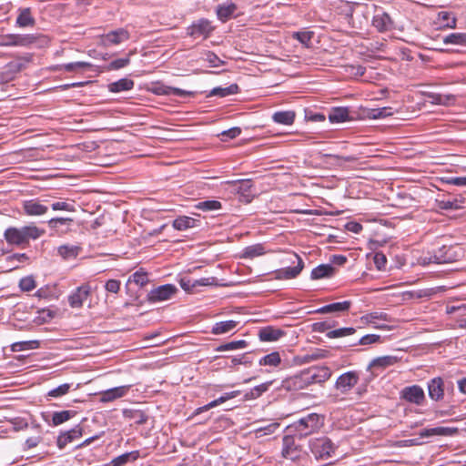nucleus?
<instances>
[{
    "label": "nucleus",
    "mask_w": 466,
    "mask_h": 466,
    "mask_svg": "<svg viewBox=\"0 0 466 466\" xmlns=\"http://www.w3.org/2000/svg\"><path fill=\"white\" fill-rule=\"evenodd\" d=\"M205 60L210 64L213 67H218L224 65V61H222L215 53L208 51L206 54Z\"/></svg>",
    "instance_id": "0e129e2a"
},
{
    "label": "nucleus",
    "mask_w": 466,
    "mask_h": 466,
    "mask_svg": "<svg viewBox=\"0 0 466 466\" xmlns=\"http://www.w3.org/2000/svg\"><path fill=\"white\" fill-rule=\"evenodd\" d=\"M373 260H374V264H375L377 269L382 270L385 268V266L387 263V258L383 253H381V252L375 253Z\"/></svg>",
    "instance_id": "338daca9"
},
{
    "label": "nucleus",
    "mask_w": 466,
    "mask_h": 466,
    "mask_svg": "<svg viewBox=\"0 0 466 466\" xmlns=\"http://www.w3.org/2000/svg\"><path fill=\"white\" fill-rule=\"evenodd\" d=\"M279 427V424L277 422L268 424L265 427L258 428L255 430V434L257 437H262L264 435H269L275 432V431Z\"/></svg>",
    "instance_id": "13d9d810"
},
{
    "label": "nucleus",
    "mask_w": 466,
    "mask_h": 466,
    "mask_svg": "<svg viewBox=\"0 0 466 466\" xmlns=\"http://www.w3.org/2000/svg\"><path fill=\"white\" fill-rule=\"evenodd\" d=\"M295 116L294 111H278L273 114L272 119L278 124L289 126L294 123Z\"/></svg>",
    "instance_id": "473e14b6"
},
{
    "label": "nucleus",
    "mask_w": 466,
    "mask_h": 466,
    "mask_svg": "<svg viewBox=\"0 0 466 466\" xmlns=\"http://www.w3.org/2000/svg\"><path fill=\"white\" fill-rule=\"evenodd\" d=\"M281 363V358L279 352L273 351L269 354L265 355L258 360L260 366H270L279 367Z\"/></svg>",
    "instance_id": "58836bf2"
},
{
    "label": "nucleus",
    "mask_w": 466,
    "mask_h": 466,
    "mask_svg": "<svg viewBox=\"0 0 466 466\" xmlns=\"http://www.w3.org/2000/svg\"><path fill=\"white\" fill-rule=\"evenodd\" d=\"M198 209L203 211H214L218 210L222 208L221 202L218 200H204L200 201L196 205Z\"/></svg>",
    "instance_id": "603ef678"
},
{
    "label": "nucleus",
    "mask_w": 466,
    "mask_h": 466,
    "mask_svg": "<svg viewBox=\"0 0 466 466\" xmlns=\"http://www.w3.org/2000/svg\"><path fill=\"white\" fill-rule=\"evenodd\" d=\"M378 320H383V321L390 322V321H391V318L385 312H377V311L370 312V313H368V314L360 317V321L363 324H366V325L373 324L374 328L379 329H384V330L390 329V326L385 325V324H379L377 322Z\"/></svg>",
    "instance_id": "a211bd4d"
},
{
    "label": "nucleus",
    "mask_w": 466,
    "mask_h": 466,
    "mask_svg": "<svg viewBox=\"0 0 466 466\" xmlns=\"http://www.w3.org/2000/svg\"><path fill=\"white\" fill-rule=\"evenodd\" d=\"M295 438L291 433L285 435L282 439V456L286 459L294 461L299 457L300 450L299 446L295 443Z\"/></svg>",
    "instance_id": "f3484780"
},
{
    "label": "nucleus",
    "mask_w": 466,
    "mask_h": 466,
    "mask_svg": "<svg viewBox=\"0 0 466 466\" xmlns=\"http://www.w3.org/2000/svg\"><path fill=\"white\" fill-rule=\"evenodd\" d=\"M372 25L378 32L384 33L393 28V20L388 13L382 12L373 16Z\"/></svg>",
    "instance_id": "aec40b11"
},
{
    "label": "nucleus",
    "mask_w": 466,
    "mask_h": 466,
    "mask_svg": "<svg viewBox=\"0 0 466 466\" xmlns=\"http://www.w3.org/2000/svg\"><path fill=\"white\" fill-rule=\"evenodd\" d=\"M129 63H130L129 56L124 57V58H118V59L113 60L109 64L108 67L111 70H117V69L127 66Z\"/></svg>",
    "instance_id": "69168bd1"
},
{
    "label": "nucleus",
    "mask_w": 466,
    "mask_h": 466,
    "mask_svg": "<svg viewBox=\"0 0 466 466\" xmlns=\"http://www.w3.org/2000/svg\"><path fill=\"white\" fill-rule=\"evenodd\" d=\"M76 414V410H66L62 411H56L52 416V425L58 426L70 419H72Z\"/></svg>",
    "instance_id": "e433bc0d"
},
{
    "label": "nucleus",
    "mask_w": 466,
    "mask_h": 466,
    "mask_svg": "<svg viewBox=\"0 0 466 466\" xmlns=\"http://www.w3.org/2000/svg\"><path fill=\"white\" fill-rule=\"evenodd\" d=\"M213 30L214 27L211 25L210 21L202 18L193 23L187 28V34L194 38H198L200 36L208 38Z\"/></svg>",
    "instance_id": "4468645a"
},
{
    "label": "nucleus",
    "mask_w": 466,
    "mask_h": 466,
    "mask_svg": "<svg viewBox=\"0 0 466 466\" xmlns=\"http://www.w3.org/2000/svg\"><path fill=\"white\" fill-rule=\"evenodd\" d=\"M463 256L464 249L461 245H444L434 252L430 260L437 264L452 263L461 259Z\"/></svg>",
    "instance_id": "7ed1b4c3"
},
{
    "label": "nucleus",
    "mask_w": 466,
    "mask_h": 466,
    "mask_svg": "<svg viewBox=\"0 0 466 466\" xmlns=\"http://www.w3.org/2000/svg\"><path fill=\"white\" fill-rule=\"evenodd\" d=\"M15 25L18 27H33L35 25V19L32 15L31 9L29 7L20 8L18 10V15L15 20Z\"/></svg>",
    "instance_id": "b1692460"
},
{
    "label": "nucleus",
    "mask_w": 466,
    "mask_h": 466,
    "mask_svg": "<svg viewBox=\"0 0 466 466\" xmlns=\"http://www.w3.org/2000/svg\"><path fill=\"white\" fill-rule=\"evenodd\" d=\"M356 332V329L354 328H340L334 330H329L327 332L326 336L329 339H336V338H341L352 335Z\"/></svg>",
    "instance_id": "864d4df0"
},
{
    "label": "nucleus",
    "mask_w": 466,
    "mask_h": 466,
    "mask_svg": "<svg viewBox=\"0 0 466 466\" xmlns=\"http://www.w3.org/2000/svg\"><path fill=\"white\" fill-rule=\"evenodd\" d=\"M123 416L127 420H134V422L137 425L145 424L148 419V416L145 413V411L135 409L124 410Z\"/></svg>",
    "instance_id": "c756f323"
},
{
    "label": "nucleus",
    "mask_w": 466,
    "mask_h": 466,
    "mask_svg": "<svg viewBox=\"0 0 466 466\" xmlns=\"http://www.w3.org/2000/svg\"><path fill=\"white\" fill-rule=\"evenodd\" d=\"M324 424V419L318 413H309L287 427V431L299 439L318 432Z\"/></svg>",
    "instance_id": "f03ea898"
},
{
    "label": "nucleus",
    "mask_w": 466,
    "mask_h": 466,
    "mask_svg": "<svg viewBox=\"0 0 466 466\" xmlns=\"http://www.w3.org/2000/svg\"><path fill=\"white\" fill-rule=\"evenodd\" d=\"M128 387L120 386L109 389L101 393L100 401L101 402H111L116 399L122 398L127 392Z\"/></svg>",
    "instance_id": "393cba45"
},
{
    "label": "nucleus",
    "mask_w": 466,
    "mask_h": 466,
    "mask_svg": "<svg viewBox=\"0 0 466 466\" xmlns=\"http://www.w3.org/2000/svg\"><path fill=\"white\" fill-rule=\"evenodd\" d=\"M40 347V342L38 340H25V341H18L15 342L11 345L12 351H22L27 350H35Z\"/></svg>",
    "instance_id": "a19ab883"
},
{
    "label": "nucleus",
    "mask_w": 466,
    "mask_h": 466,
    "mask_svg": "<svg viewBox=\"0 0 466 466\" xmlns=\"http://www.w3.org/2000/svg\"><path fill=\"white\" fill-rule=\"evenodd\" d=\"M199 220L187 216H179L173 220L172 226L175 229L182 231L198 227Z\"/></svg>",
    "instance_id": "a878e982"
},
{
    "label": "nucleus",
    "mask_w": 466,
    "mask_h": 466,
    "mask_svg": "<svg viewBox=\"0 0 466 466\" xmlns=\"http://www.w3.org/2000/svg\"><path fill=\"white\" fill-rule=\"evenodd\" d=\"M309 447L317 460H328L332 457L336 451L334 443L325 436L311 439Z\"/></svg>",
    "instance_id": "20e7f679"
},
{
    "label": "nucleus",
    "mask_w": 466,
    "mask_h": 466,
    "mask_svg": "<svg viewBox=\"0 0 466 466\" xmlns=\"http://www.w3.org/2000/svg\"><path fill=\"white\" fill-rule=\"evenodd\" d=\"M443 43L446 45H455L466 46L465 33H451L443 37Z\"/></svg>",
    "instance_id": "ea45409f"
},
{
    "label": "nucleus",
    "mask_w": 466,
    "mask_h": 466,
    "mask_svg": "<svg viewBox=\"0 0 466 466\" xmlns=\"http://www.w3.org/2000/svg\"><path fill=\"white\" fill-rule=\"evenodd\" d=\"M127 282L129 284L135 283L138 287L142 288L149 282L148 274L143 268H140L129 276Z\"/></svg>",
    "instance_id": "c9c22d12"
},
{
    "label": "nucleus",
    "mask_w": 466,
    "mask_h": 466,
    "mask_svg": "<svg viewBox=\"0 0 466 466\" xmlns=\"http://www.w3.org/2000/svg\"><path fill=\"white\" fill-rule=\"evenodd\" d=\"M49 38L44 35L36 34H14V46L31 47L33 46H44L47 45Z\"/></svg>",
    "instance_id": "39448f33"
},
{
    "label": "nucleus",
    "mask_w": 466,
    "mask_h": 466,
    "mask_svg": "<svg viewBox=\"0 0 466 466\" xmlns=\"http://www.w3.org/2000/svg\"><path fill=\"white\" fill-rule=\"evenodd\" d=\"M35 296L46 299H57L58 295L56 294V285H46L45 287H42L37 289V291L35 292Z\"/></svg>",
    "instance_id": "c03bdc74"
},
{
    "label": "nucleus",
    "mask_w": 466,
    "mask_h": 466,
    "mask_svg": "<svg viewBox=\"0 0 466 466\" xmlns=\"http://www.w3.org/2000/svg\"><path fill=\"white\" fill-rule=\"evenodd\" d=\"M265 253V247L262 244H255L246 247L242 251L241 258L252 259L254 258L262 256Z\"/></svg>",
    "instance_id": "72a5a7b5"
},
{
    "label": "nucleus",
    "mask_w": 466,
    "mask_h": 466,
    "mask_svg": "<svg viewBox=\"0 0 466 466\" xmlns=\"http://www.w3.org/2000/svg\"><path fill=\"white\" fill-rule=\"evenodd\" d=\"M140 454L138 451H132L121 454L112 461H110L106 466H124L129 461H135L139 458Z\"/></svg>",
    "instance_id": "cd10ccee"
},
{
    "label": "nucleus",
    "mask_w": 466,
    "mask_h": 466,
    "mask_svg": "<svg viewBox=\"0 0 466 466\" xmlns=\"http://www.w3.org/2000/svg\"><path fill=\"white\" fill-rule=\"evenodd\" d=\"M177 289L172 284H165L152 289L147 294V299L150 302L164 301L169 299L176 294Z\"/></svg>",
    "instance_id": "ddd939ff"
},
{
    "label": "nucleus",
    "mask_w": 466,
    "mask_h": 466,
    "mask_svg": "<svg viewBox=\"0 0 466 466\" xmlns=\"http://www.w3.org/2000/svg\"><path fill=\"white\" fill-rule=\"evenodd\" d=\"M130 38V34L125 28H118L110 31L100 36V43L103 46L108 47L110 46L119 45Z\"/></svg>",
    "instance_id": "9b49d317"
},
{
    "label": "nucleus",
    "mask_w": 466,
    "mask_h": 466,
    "mask_svg": "<svg viewBox=\"0 0 466 466\" xmlns=\"http://www.w3.org/2000/svg\"><path fill=\"white\" fill-rule=\"evenodd\" d=\"M71 388V384L69 383H64L62 385H59L58 387L51 390L47 395L49 397H53V398H58V397H61V396H64L66 395V393H68L69 390Z\"/></svg>",
    "instance_id": "4d7b16f0"
},
{
    "label": "nucleus",
    "mask_w": 466,
    "mask_h": 466,
    "mask_svg": "<svg viewBox=\"0 0 466 466\" xmlns=\"http://www.w3.org/2000/svg\"><path fill=\"white\" fill-rule=\"evenodd\" d=\"M294 257L296 258L298 263L294 267H288L285 268L278 269L275 272L276 279H290L296 278L302 270L304 267V263L302 258L295 254Z\"/></svg>",
    "instance_id": "6ab92c4d"
},
{
    "label": "nucleus",
    "mask_w": 466,
    "mask_h": 466,
    "mask_svg": "<svg viewBox=\"0 0 466 466\" xmlns=\"http://www.w3.org/2000/svg\"><path fill=\"white\" fill-rule=\"evenodd\" d=\"M82 435L83 427L80 424H77L69 431L60 432L56 439V446L59 450H63L67 444L81 438Z\"/></svg>",
    "instance_id": "dca6fc26"
},
{
    "label": "nucleus",
    "mask_w": 466,
    "mask_h": 466,
    "mask_svg": "<svg viewBox=\"0 0 466 466\" xmlns=\"http://www.w3.org/2000/svg\"><path fill=\"white\" fill-rule=\"evenodd\" d=\"M46 230L31 223L21 228L9 227L4 232V238L9 245L26 248L30 240H36L44 236Z\"/></svg>",
    "instance_id": "f257e3e1"
},
{
    "label": "nucleus",
    "mask_w": 466,
    "mask_h": 466,
    "mask_svg": "<svg viewBox=\"0 0 466 466\" xmlns=\"http://www.w3.org/2000/svg\"><path fill=\"white\" fill-rule=\"evenodd\" d=\"M438 19L441 22V25L448 28H455L457 19L454 15H452L450 12H440L438 14Z\"/></svg>",
    "instance_id": "49530a36"
},
{
    "label": "nucleus",
    "mask_w": 466,
    "mask_h": 466,
    "mask_svg": "<svg viewBox=\"0 0 466 466\" xmlns=\"http://www.w3.org/2000/svg\"><path fill=\"white\" fill-rule=\"evenodd\" d=\"M284 335V330L272 326H267L258 330V336L261 341L272 342L279 340Z\"/></svg>",
    "instance_id": "4be33fe9"
},
{
    "label": "nucleus",
    "mask_w": 466,
    "mask_h": 466,
    "mask_svg": "<svg viewBox=\"0 0 466 466\" xmlns=\"http://www.w3.org/2000/svg\"><path fill=\"white\" fill-rule=\"evenodd\" d=\"M329 356V351L325 350H317L315 352L311 354H307L304 357V362H309L312 360L325 359Z\"/></svg>",
    "instance_id": "bf43d9fd"
},
{
    "label": "nucleus",
    "mask_w": 466,
    "mask_h": 466,
    "mask_svg": "<svg viewBox=\"0 0 466 466\" xmlns=\"http://www.w3.org/2000/svg\"><path fill=\"white\" fill-rule=\"evenodd\" d=\"M238 325V322L235 320H226L217 322L211 329L212 334L219 335L231 331Z\"/></svg>",
    "instance_id": "f704fd0d"
},
{
    "label": "nucleus",
    "mask_w": 466,
    "mask_h": 466,
    "mask_svg": "<svg viewBox=\"0 0 466 466\" xmlns=\"http://www.w3.org/2000/svg\"><path fill=\"white\" fill-rule=\"evenodd\" d=\"M121 282L117 279H108L105 284L106 291L111 293H117L120 290Z\"/></svg>",
    "instance_id": "774afa93"
},
{
    "label": "nucleus",
    "mask_w": 466,
    "mask_h": 466,
    "mask_svg": "<svg viewBox=\"0 0 466 466\" xmlns=\"http://www.w3.org/2000/svg\"><path fill=\"white\" fill-rule=\"evenodd\" d=\"M336 322L334 320L314 322L311 325V330L313 332H326L329 330L331 328H333Z\"/></svg>",
    "instance_id": "5fc2aeb1"
},
{
    "label": "nucleus",
    "mask_w": 466,
    "mask_h": 466,
    "mask_svg": "<svg viewBox=\"0 0 466 466\" xmlns=\"http://www.w3.org/2000/svg\"><path fill=\"white\" fill-rule=\"evenodd\" d=\"M399 359L395 356H382L374 359L370 364V368L371 367H378L385 369L387 367L392 366L398 362Z\"/></svg>",
    "instance_id": "4c0bfd02"
},
{
    "label": "nucleus",
    "mask_w": 466,
    "mask_h": 466,
    "mask_svg": "<svg viewBox=\"0 0 466 466\" xmlns=\"http://www.w3.org/2000/svg\"><path fill=\"white\" fill-rule=\"evenodd\" d=\"M239 92V87L237 84H232L227 87H215L211 90V96H218L220 97H225L229 95L238 94Z\"/></svg>",
    "instance_id": "79ce46f5"
},
{
    "label": "nucleus",
    "mask_w": 466,
    "mask_h": 466,
    "mask_svg": "<svg viewBox=\"0 0 466 466\" xmlns=\"http://www.w3.org/2000/svg\"><path fill=\"white\" fill-rule=\"evenodd\" d=\"M153 93L158 96H186L187 94L186 91L177 88L168 86L163 84H158L153 88Z\"/></svg>",
    "instance_id": "c85d7f7f"
},
{
    "label": "nucleus",
    "mask_w": 466,
    "mask_h": 466,
    "mask_svg": "<svg viewBox=\"0 0 466 466\" xmlns=\"http://www.w3.org/2000/svg\"><path fill=\"white\" fill-rule=\"evenodd\" d=\"M51 208L54 211L63 210L68 212H75L76 206L74 200H65V201H54L50 203Z\"/></svg>",
    "instance_id": "de8ad7c7"
},
{
    "label": "nucleus",
    "mask_w": 466,
    "mask_h": 466,
    "mask_svg": "<svg viewBox=\"0 0 466 466\" xmlns=\"http://www.w3.org/2000/svg\"><path fill=\"white\" fill-rule=\"evenodd\" d=\"M392 115H393V110H392V107H390V106L372 108L368 113L369 118H371V119L385 118V117L392 116Z\"/></svg>",
    "instance_id": "a18cd8bd"
},
{
    "label": "nucleus",
    "mask_w": 466,
    "mask_h": 466,
    "mask_svg": "<svg viewBox=\"0 0 466 466\" xmlns=\"http://www.w3.org/2000/svg\"><path fill=\"white\" fill-rule=\"evenodd\" d=\"M30 61L29 58H17L6 64L5 67L8 72L18 73L25 67V64Z\"/></svg>",
    "instance_id": "8fccbe9b"
},
{
    "label": "nucleus",
    "mask_w": 466,
    "mask_h": 466,
    "mask_svg": "<svg viewBox=\"0 0 466 466\" xmlns=\"http://www.w3.org/2000/svg\"><path fill=\"white\" fill-rule=\"evenodd\" d=\"M350 300H344L341 302H334L328 305H325L316 310L317 313L320 314H328V313H337V312H348L351 307Z\"/></svg>",
    "instance_id": "5701e85b"
},
{
    "label": "nucleus",
    "mask_w": 466,
    "mask_h": 466,
    "mask_svg": "<svg viewBox=\"0 0 466 466\" xmlns=\"http://www.w3.org/2000/svg\"><path fill=\"white\" fill-rule=\"evenodd\" d=\"M336 272V268L330 264H321L314 268L311 271L310 278L312 279H320L330 278Z\"/></svg>",
    "instance_id": "bb28decb"
},
{
    "label": "nucleus",
    "mask_w": 466,
    "mask_h": 466,
    "mask_svg": "<svg viewBox=\"0 0 466 466\" xmlns=\"http://www.w3.org/2000/svg\"><path fill=\"white\" fill-rule=\"evenodd\" d=\"M308 378L309 387L314 384H323L332 375L331 370L327 366H312L304 370Z\"/></svg>",
    "instance_id": "423d86ee"
},
{
    "label": "nucleus",
    "mask_w": 466,
    "mask_h": 466,
    "mask_svg": "<svg viewBox=\"0 0 466 466\" xmlns=\"http://www.w3.org/2000/svg\"><path fill=\"white\" fill-rule=\"evenodd\" d=\"M459 433L456 427H435L431 429H423L419 432L420 437L429 438L432 436H454Z\"/></svg>",
    "instance_id": "412c9836"
},
{
    "label": "nucleus",
    "mask_w": 466,
    "mask_h": 466,
    "mask_svg": "<svg viewBox=\"0 0 466 466\" xmlns=\"http://www.w3.org/2000/svg\"><path fill=\"white\" fill-rule=\"evenodd\" d=\"M236 5L234 4H230L228 5H218L217 9V15L218 19L223 22L228 20L236 10Z\"/></svg>",
    "instance_id": "37998d69"
},
{
    "label": "nucleus",
    "mask_w": 466,
    "mask_h": 466,
    "mask_svg": "<svg viewBox=\"0 0 466 466\" xmlns=\"http://www.w3.org/2000/svg\"><path fill=\"white\" fill-rule=\"evenodd\" d=\"M36 287L35 279L32 276H26L20 279L19 288L23 291H31Z\"/></svg>",
    "instance_id": "6e6d98bb"
},
{
    "label": "nucleus",
    "mask_w": 466,
    "mask_h": 466,
    "mask_svg": "<svg viewBox=\"0 0 466 466\" xmlns=\"http://www.w3.org/2000/svg\"><path fill=\"white\" fill-rule=\"evenodd\" d=\"M428 395L433 401H441L444 399L445 381L441 377H435L427 383Z\"/></svg>",
    "instance_id": "2eb2a0df"
},
{
    "label": "nucleus",
    "mask_w": 466,
    "mask_h": 466,
    "mask_svg": "<svg viewBox=\"0 0 466 466\" xmlns=\"http://www.w3.org/2000/svg\"><path fill=\"white\" fill-rule=\"evenodd\" d=\"M308 387V378L306 377L304 370L294 376L286 378L282 380L280 385V388L287 391L301 390Z\"/></svg>",
    "instance_id": "9d476101"
},
{
    "label": "nucleus",
    "mask_w": 466,
    "mask_h": 466,
    "mask_svg": "<svg viewBox=\"0 0 466 466\" xmlns=\"http://www.w3.org/2000/svg\"><path fill=\"white\" fill-rule=\"evenodd\" d=\"M400 398L418 406L422 405L426 399L423 389L417 384L404 387L400 391Z\"/></svg>",
    "instance_id": "6e6552de"
},
{
    "label": "nucleus",
    "mask_w": 466,
    "mask_h": 466,
    "mask_svg": "<svg viewBox=\"0 0 466 466\" xmlns=\"http://www.w3.org/2000/svg\"><path fill=\"white\" fill-rule=\"evenodd\" d=\"M273 383L272 380L256 386L250 392L252 398H258L264 392H266L270 385Z\"/></svg>",
    "instance_id": "052dcab7"
},
{
    "label": "nucleus",
    "mask_w": 466,
    "mask_h": 466,
    "mask_svg": "<svg viewBox=\"0 0 466 466\" xmlns=\"http://www.w3.org/2000/svg\"><path fill=\"white\" fill-rule=\"evenodd\" d=\"M135 83L129 78H121L108 85V90L112 93H119L133 89Z\"/></svg>",
    "instance_id": "2f4dec72"
},
{
    "label": "nucleus",
    "mask_w": 466,
    "mask_h": 466,
    "mask_svg": "<svg viewBox=\"0 0 466 466\" xmlns=\"http://www.w3.org/2000/svg\"><path fill=\"white\" fill-rule=\"evenodd\" d=\"M50 199L46 198L40 199L31 198L22 202V208L25 215L29 217L43 216L48 211V208L44 203H49Z\"/></svg>",
    "instance_id": "0eeeda50"
},
{
    "label": "nucleus",
    "mask_w": 466,
    "mask_h": 466,
    "mask_svg": "<svg viewBox=\"0 0 466 466\" xmlns=\"http://www.w3.org/2000/svg\"><path fill=\"white\" fill-rule=\"evenodd\" d=\"M248 346V342L244 339L234 340L228 343H224L216 348V351H226L235 350L239 349H245Z\"/></svg>",
    "instance_id": "09e8293b"
},
{
    "label": "nucleus",
    "mask_w": 466,
    "mask_h": 466,
    "mask_svg": "<svg viewBox=\"0 0 466 466\" xmlns=\"http://www.w3.org/2000/svg\"><path fill=\"white\" fill-rule=\"evenodd\" d=\"M350 119L348 107H333L329 114V120L331 123H343Z\"/></svg>",
    "instance_id": "7c9ffc66"
},
{
    "label": "nucleus",
    "mask_w": 466,
    "mask_h": 466,
    "mask_svg": "<svg viewBox=\"0 0 466 466\" xmlns=\"http://www.w3.org/2000/svg\"><path fill=\"white\" fill-rule=\"evenodd\" d=\"M313 36V32L310 31H300V32H295L293 34V38L297 39L302 44H308L310 42L311 38Z\"/></svg>",
    "instance_id": "680f3d73"
},
{
    "label": "nucleus",
    "mask_w": 466,
    "mask_h": 466,
    "mask_svg": "<svg viewBox=\"0 0 466 466\" xmlns=\"http://www.w3.org/2000/svg\"><path fill=\"white\" fill-rule=\"evenodd\" d=\"M359 372L355 370L347 371L337 379L335 389L342 394L349 393L359 382Z\"/></svg>",
    "instance_id": "1a4fd4ad"
},
{
    "label": "nucleus",
    "mask_w": 466,
    "mask_h": 466,
    "mask_svg": "<svg viewBox=\"0 0 466 466\" xmlns=\"http://www.w3.org/2000/svg\"><path fill=\"white\" fill-rule=\"evenodd\" d=\"M91 295V287L86 283L77 287L69 296L68 303L71 308L78 309L84 305V302Z\"/></svg>",
    "instance_id": "f8f14e48"
},
{
    "label": "nucleus",
    "mask_w": 466,
    "mask_h": 466,
    "mask_svg": "<svg viewBox=\"0 0 466 466\" xmlns=\"http://www.w3.org/2000/svg\"><path fill=\"white\" fill-rule=\"evenodd\" d=\"M377 342H380V335L368 334L360 339V340L358 341V345H370ZM355 345H357V343Z\"/></svg>",
    "instance_id": "e2e57ef3"
},
{
    "label": "nucleus",
    "mask_w": 466,
    "mask_h": 466,
    "mask_svg": "<svg viewBox=\"0 0 466 466\" xmlns=\"http://www.w3.org/2000/svg\"><path fill=\"white\" fill-rule=\"evenodd\" d=\"M92 65L88 62H72L67 64H63L60 66L61 69H64L66 72H76L79 70L90 68Z\"/></svg>",
    "instance_id": "3c124183"
}]
</instances>
